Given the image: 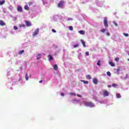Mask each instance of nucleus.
I'll use <instances>...</instances> for the list:
<instances>
[{
  "label": "nucleus",
  "mask_w": 129,
  "mask_h": 129,
  "mask_svg": "<svg viewBox=\"0 0 129 129\" xmlns=\"http://www.w3.org/2000/svg\"><path fill=\"white\" fill-rule=\"evenodd\" d=\"M85 106H89L90 107H95V105L91 102H86L85 103Z\"/></svg>",
  "instance_id": "nucleus-1"
},
{
  "label": "nucleus",
  "mask_w": 129,
  "mask_h": 129,
  "mask_svg": "<svg viewBox=\"0 0 129 129\" xmlns=\"http://www.w3.org/2000/svg\"><path fill=\"white\" fill-rule=\"evenodd\" d=\"M104 26L105 28H107L108 27V23L107 21V18H104Z\"/></svg>",
  "instance_id": "nucleus-2"
},
{
  "label": "nucleus",
  "mask_w": 129,
  "mask_h": 129,
  "mask_svg": "<svg viewBox=\"0 0 129 129\" xmlns=\"http://www.w3.org/2000/svg\"><path fill=\"white\" fill-rule=\"evenodd\" d=\"M39 32H40V30L39 29V28H37L34 31L33 36L36 37V36H37L38 34H39Z\"/></svg>",
  "instance_id": "nucleus-3"
},
{
  "label": "nucleus",
  "mask_w": 129,
  "mask_h": 129,
  "mask_svg": "<svg viewBox=\"0 0 129 129\" xmlns=\"http://www.w3.org/2000/svg\"><path fill=\"white\" fill-rule=\"evenodd\" d=\"M63 5H64V2L63 1H60L59 3L58 4L57 7L58 8H62V7H63Z\"/></svg>",
  "instance_id": "nucleus-4"
},
{
  "label": "nucleus",
  "mask_w": 129,
  "mask_h": 129,
  "mask_svg": "<svg viewBox=\"0 0 129 129\" xmlns=\"http://www.w3.org/2000/svg\"><path fill=\"white\" fill-rule=\"evenodd\" d=\"M25 23L27 27H31L32 26V23L30 21H25Z\"/></svg>",
  "instance_id": "nucleus-5"
},
{
  "label": "nucleus",
  "mask_w": 129,
  "mask_h": 129,
  "mask_svg": "<svg viewBox=\"0 0 129 129\" xmlns=\"http://www.w3.org/2000/svg\"><path fill=\"white\" fill-rule=\"evenodd\" d=\"M103 93L104 97L108 96V95H109V93H108V92L106 90H104Z\"/></svg>",
  "instance_id": "nucleus-6"
},
{
  "label": "nucleus",
  "mask_w": 129,
  "mask_h": 129,
  "mask_svg": "<svg viewBox=\"0 0 129 129\" xmlns=\"http://www.w3.org/2000/svg\"><path fill=\"white\" fill-rule=\"evenodd\" d=\"M17 11L18 12H20V13H22V12H23V8H22V7L19 6L17 8Z\"/></svg>",
  "instance_id": "nucleus-7"
},
{
  "label": "nucleus",
  "mask_w": 129,
  "mask_h": 129,
  "mask_svg": "<svg viewBox=\"0 0 129 129\" xmlns=\"http://www.w3.org/2000/svg\"><path fill=\"white\" fill-rule=\"evenodd\" d=\"M6 23H4L3 20H0V26H6Z\"/></svg>",
  "instance_id": "nucleus-8"
},
{
  "label": "nucleus",
  "mask_w": 129,
  "mask_h": 129,
  "mask_svg": "<svg viewBox=\"0 0 129 129\" xmlns=\"http://www.w3.org/2000/svg\"><path fill=\"white\" fill-rule=\"evenodd\" d=\"M42 56V54H38L36 56L37 57V60H39V59H41V57Z\"/></svg>",
  "instance_id": "nucleus-9"
},
{
  "label": "nucleus",
  "mask_w": 129,
  "mask_h": 129,
  "mask_svg": "<svg viewBox=\"0 0 129 129\" xmlns=\"http://www.w3.org/2000/svg\"><path fill=\"white\" fill-rule=\"evenodd\" d=\"M81 43L83 44V46L85 48L86 47V44H85V41H83V40H81Z\"/></svg>",
  "instance_id": "nucleus-10"
},
{
  "label": "nucleus",
  "mask_w": 129,
  "mask_h": 129,
  "mask_svg": "<svg viewBox=\"0 0 129 129\" xmlns=\"http://www.w3.org/2000/svg\"><path fill=\"white\" fill-rule=\"evenodd\" d=\"M48 60L49 61H51V60H54V58H53V56H52V55H49L48 56Z\"/></svg>",
  "instance_id": "nucleus-11"
},
{
  "label": "nucleus",
  "mask_w": 129,
  "mask_h": 129,
  "mask_svg": "<svg viewBox=\"0 0 129 129\" xmlns=\"http://www.w3.org/2000/svg\"><path fill=\"white\" fill-rule=\"evenodd\" d=\"M79 34H80L81 35H84V34H85V31H83V30H80L79 31Z\"/></svg>",
  "instance_id": "nucleus-12"
},
{
  "label": "nucleus",
  "mask_w": 129,
  "mask_h": 129,
  "mask_svg": "<svg viewBox=\"0 0 129 129\" xmlns=\"http://www.w3.org/2000/svg\"><path fill=\"white\" fill-rule=\"evenodd\" d=\"M5 3H6V1L3 0L2 1H1L0 0V6H3V5H5Z\"/></svg>",
  "instance_id": "nucleus-13"
},
{
  "label": "nucleus",
  "mask_w": 129,
  "mask_h": 129,
  "mask_svg": "<svg viewBox=\"0 0 129 129\" xmlns=\"http://www.w3.org/2000/svg\"><path fill=\"white\" fill-rule=\"evenodd\" d=\"M93 83L94 84H97L98 82V81H97V79H94L93 80Z\"/></svg>",
  "instance_id": "nucleus-14"
},
{
  "label": "nucleus",
  "mask_w": 129,
  "mask_h": 129,
  "mask_svg": "<svg viewBox=\"0 0 129 129\" xmlns=\"http://www.w3.org/2000/svg\"><path fill=\"white\" fill-rule=\"evenodd\" d=\"M109 64H110V65L112 66V67H114V66H115V64H114V63L112 62V61H110L109 62Z\"/></svg>",
  "instance_id": "nucleus-15"
},
{
  "label": "nucleus",
  "mask_w": 129,
  "mask_h": 129,
  "mask_svg": "<svg viewBox=\"0 0 129 129\" xmlns=\"http://www.w3.org/2000/svg\"><path fill=\"white\" fill-rule=\"evenodd\" d=\"M24 52H25V50L24 49H23L21 51H19L18 54H19V55H22V54H23Z\"/></svg>",
  "instance_id": "nucleus-16"
},
{
  "label": "nucleus",
  "mask_w": 129,
  "mask_h": 129,
  "mask_svg": "<svg viewBox=\"0 0 129 129\" xmlns=\"http://www.w3.org/2000/svg\"><path fill=\"white\" fill-rule=\"evenodd\" d=\"M81 82H83L84 84H88L89 82L87 81L81 80Z\"/></svg>",
  "instance_id": "nucleus-17"
},
{
  "label": "nucleus",
  "mask_w": 129,
  "mask_h": 129,
  "mask_svg": "<svg viewBox=\"0 0 129 129\" xmlns=\"http://www.w3.org/2000/svg\"><path fill=\"white\" fill-rule=\"evenodd\" d=\"M24 9L25 10H26V11H29L30 10V8H29V6H28V5H25Z\"/></svg>",
  "instance_id": "nucleus-18"
},
{
  "label": "nucleus",
  "mask_w": 129,
  "mask_h": 129,
  "mask_svg": "<svg viewBox=\"0 0 129 129\" xmlns=\"http://www.w3.org/2000/svg\"><path fill=\"white\" fill-rule=\"evenodd\" d=\"M53 69L54 70H58V66H57V64H54L53 67Z\"/></svg>",
  "instance_id": "nucleus-19"
},
{
  "label": "nucleus",
  "mask_w": 129,
  "mask_h": 129,
  "mask_svg": "<svg viewBox=\"0 0 129 129\" xmlns=\"http://www.w3.org/2000/svg\"><path fill=\"white\" fill-rule=\"evenodd\" d=\"M86 78L87 79H92V78H91V76H90V75H87L86 76Z\"/></svg>",
  "instance_id": "nucleus-20"
},
{
  "label": "nucleus",
  "mask_w": 129,
  "mask_h": 129,
  "mask_svg": "<svg viewBox=\"0 0 129 129\" xmlns=\"http://www.w3.org/2000/svg\"><path fill=\"white\" fill-rule=\"evenodd\" d=\"M116 95L117 98H120V97H121V96H120V94L119 93H117Z\"/></svg>",
  "instance_id": "nucleus-21"
},
{
  "label": "nucleus",
  "mask_w": 129,
  "mask_h": 129,
  "mask_svg": "<svg viewBox=\"0 0 129 129\" xmlns=\"http://www.w3.org/2000/svg\"><path fill=\"white\" fill-rule=\"evenodd\" d=\"M111 86H112L113 87H116V86H118V85L116 84H112Z\"/></svg>",
  "instance_id": "nucleus-22"
},
{
  "label": "nucleus",
  "mask_w": 129,
  "mask_h": 129,
  "mask_svg": "<svg viewBox=\"0 0 129 129\" xmlns=\"http://www.w3.org/2000/svg\"><path fill=\"white\" fill-rule=\"evenodd\" d=\"M26 80H29V76H28V74L26 73V76H25Z\"/></svg>",
  "instance_id": "nucleus-23"
},
{
  "label": "nucleus",
  "mask_w": 129,
  "mask_h": 129,
  "mask_svg": "<svg viewBox=\"0 0 129 129\" xmlns=\"http://www.w3.org/2000/svg\"><path fill=\"white\" fill-rule=\"evenodd\" d=\"M106 31V29H103L100 30V32H101V33H105Z\"/></svg>",
  "instance_id": "nucleus-24"
},
{
  "label": "nucleus",
  "mask_w": 129,
  "mask_h": 129,
  "mask_svg": "<svg viewBox=\"0 0 129 129\" xmlns=\"http://www.w3.org/2000/svg\"><path fill=\"white\" fill-rule=\"evenodd\" d=\"M70 95L73 96H76V94L74 93H70Z\"/></svg>",
  "instance_id": "nucleus-25"
},
{
  "label": "nucleus",
  "mask_w": 129,
  "mask_h": 129,
  "mask_svg": "<svg viewBox=\"0 0 129 129\" xmlns=\"http://www.w3.org/2000/svg\"><path fill=\"white\" fill-rule=\"evenodd\" d=\"M107 75H108V76H111V74L110 73V72H107Z\"/></svg>",
  "instance_id": "nucleus-26"
},
{
  "label": "nucleus",
  "mask_w": 129,
  "mask_h": 129,
  "mask_svg": "<svg viewBox=\"0 0 129 129\" xmlns=\"http://www.w3.org/2000/svg\"><path fill=\"white\" fill-rule=\"evenodd\" d=\"M69 30H70V31H73V27H72V26H70V27H69Z\"/></svg>",
  "instance_id": "nucleus-27"
},
{
  "label": "nucleus",
  "mask_w": 129,
  "mask_h": 129,
  "mask_svg": "<svg viewBox=\"0 0 129 129\" xmlns=\"http://www.w3.org/2000/svg\"><path fill=\"white\" fill-rule=\"evenodd\" d=\"M123 35H124L125 37H128V34L127 33H123Z\"/></svg>",
  "instance_id": "nucleus-28"
},
{
  "label": "nucleus",
  "mask_w": 129,
  "mask_h": 129,
  "mask_svg": "<svg viewBox=\"0 0 129 129\" xmlns=\"http://www.w3.org/2000/svg\"><path fill=\"white\" fill-rule=\"evenodd\" d=\"M115 61H116V62H118V61H119V58H118V57L115 58Z\"/></svg>",
  "instance_id": "nucleus-29"
},
{
  "label": "nucleus",
  "mask_w": 129,
  "mask_h": 129,
  "mask_svg": "<svg viewBox=\"0 0 129 129\" xmlns=\"http://www.w3.org/2000/svg\"><path fill=\"white\" fill-rule=\"evenodd\" d=\"M97 65H98V66H100V60H98L97 63Z\"/></svg>",
  "instance_id": "nucleus-30"
},
{
  "label": "nucleus",
  "mask_w": 129,
  "mask_h": 129,
  "mask_svg": "<svg viewBox=\"0 0 129 129\" xmlns=\"http://www.w3.org/2000/svg\"><path fill=\"white\" fill-rule=\"evenodd\" d=\"M86 56H89V52L88 51H86L85 52Z\"/></svg>",
  "instance_id": "nucleus-31"
},
{
  "label": "nucleus",
  "mask_w": 129,
  "mask_h": 129,
  "mask_svg": "<svg viewBox=\"0 0 129 129\" xmlns=\"http://www.w3.org/2000/svg\"><path fill=\"white\" fill-rule=\"evenodd\" d=\"M78 46H79V44H75V45H74V47L77 48V47H78Z\"/></svg>",
  "instance_id": "nucleus-32"
},
{
  "label": "nucleus",
  "mask_w": 129,
  "mask_h": 129,
  "mask_svg": "<svg viewBox=\"0 0 129 129\" xmlns=\"http://www.w3.org/2000/svg\"><path fill=\"white\" fill-rule=\"evenodd\" d=\"M20 28L23 27L25 28V25L24 24H22L21 25H20Z\"/></svg>",
  "instance_id": "nucleus-33"
},
{
  "label": "nucleus",
  "mask_w": 129,
  "mask_h": 129,
  "mask_svg": "<svg viewBox=\"0 0 129 129\" xmlns=\"http://www.w3.org/2000/svg\"><path fill=\"white\" fill-rule=\"evenodd\" d=\"M28 5L29 6H32V5H33V2H29Z\"/></svg>",
  "instance_id": "nucleus-34"
},
{
  "label": "nucleus",
  "mask_w": 129,
  "mask_h": 129,
  "mask_svg": "<svg viewBox=\"0 0 129 129\" xmlns=\"http://www.w3.org/2000/svg\"><path fill=\"white\" fill-rule=\"evenodd\" d=\"M14 30H18V27H17V26H14Z\"/></svg>",
  "instance_id": "nucleus-35"
},
{
  "label": "nucleus",
  "mask_w": 129,
  "mask_h": 129,
  "mask_svg": "<svg viewBox=\"0 0 129 129\" xmlns=\"http://www.w3.org/2000/svg\"><path fill=\"white\" fill-rule=\"evenodd\" d=\"M52 32H53V33H56V30H55L54 29H52Z\"/></svg>",
  "instance_id": "nucleus-36"
},
{
  "label": "nucleus",
  "mask_w": 129,
  "mask_h": 129,
  "mask_svg": "<svg viewBox=\"0 0 129 129\" xmlns=\"http://www.w3.org/2000/svg\"><path fill=\"white\" fill-rule=\"evenodd\" d=\"M77 96H78V97H82V96H81V95H80L79 94H77Z\"/></svg>",
  "instance_id": "nucleus-37"
},
{
  "label": "nucleus",
  "mask_w": 129,
  "mask_h": 129,
  "mask_svg": "<svg viewBox=\"0 0 129 129\" xmlns=\"http://www.w3.org/2000/svg\"><path fill=\"white\" fill-rule=\"evenodd\" d=\"M68 21H72V18H68Z\"/></svg>",
  "instance_id": "nucleus-38"
},
{
  "label": "nucleus",
  "mask_w": 129,
  "mask_h": 129,
  "mask_svg": "<svg viewBox=\"0 0 129 129\" xmlns=\"http://www.w3.org/2000/svg\"><path fill=\"white\" fill-rule=\"evenodd\" d=\"M106 35L107 36H110V34L109 33H107Z\"/></svg>",
  "instance_id": "nucleus-39"
},
{
  "label": "nucleus",
  "mask_w": 129,
  "mask_h": 129,
  "mask_svg": "<svg viewBox=\"0 0 129 129\" xmlns=\"http://www.w3.org/2000/svg\"><path fill=\"white\" fill-rule=\"evenodd\" d=\"M114 25H115V27H117V24L116 23H114Z\"/></svg>",
  "instance_id": "nucleus-40"
},
{
  "label": "nucleus",
  "mask_w": 129,
  "mask_h": 129,
  "mask_svg": "<svg viewBox=\"0 0 129 129\" xmlns=\"http://www.w3.org/2000/svg\"><path fill=\"white\" fill-rule=\"evenodd\" d=\"M61 96H64V94L63 93H61Z\"/></svg>",
  "instance_id": "nucleus-41"
},
{
  "label": "nucleus",
  "mask_w": 129,
  "mask_h": 129,
  "mask_svg": "<svg viewBox=\"0 0 129 129\" xmlns=\"http://www.w3.org/2000/svg\"><path fill=\"white\" fill-rule=\"evenodd\" d=\"M43 82V80L40 81L39 83H42Z\"/></svg>",
  "instance_id": "nucleus-42"
},
{
  "label": "nucleus",
  "mask_w": 129,
  "mask_h": 129,
  "mask_svg": "<svg viewBox=\"0 0 129 129\" xmlns=\"http://www.w3.org/2000/svg\"><path fill=\"white\" fill-rule=\"evenodd\" d=\"M108 87H109V88H110V87H111V85H108Z\"/></svg>",
  "instance_id": "nucleus-43"
},
{
  "label": "nucleus",
  "mask_w": 129,
  "mask_h": 129,
  "mask_svg": "<svg viewBox=\"0 0 129 129\" xmlns=\"http://www.w3.org/2000/svg\"><path fill=\"white\" fill-rule=\"evenodd\" d=\"M128 61H129V58L127 59Z\"/></svg>",
  "instance_id": "nucleus-44"
}]
</instances>
